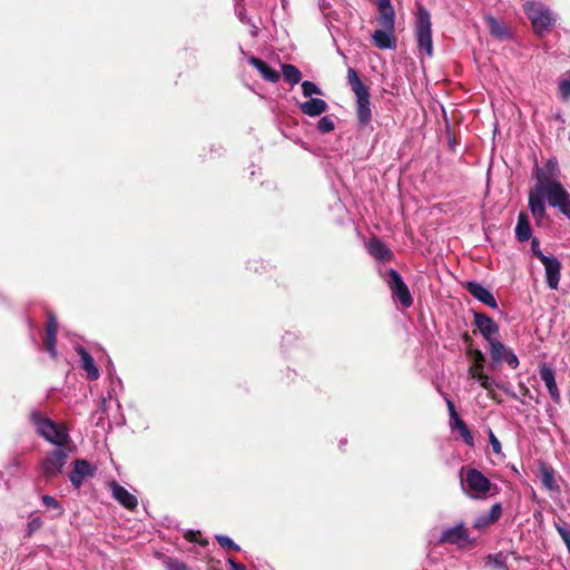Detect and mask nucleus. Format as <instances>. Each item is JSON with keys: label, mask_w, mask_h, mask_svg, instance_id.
I'll use <instances>...</instances> for the list:
<instances>
[{"label": "nucleus", "mask_w": 570, "mask_h": 570, "mask_svg": "<svg viewBox=\"0 0 570 570\" xmlns=\"http://www.w3.org/2000/svg\"><path fill=\"white\" fill-rule=\"evenodd\" d=\"M559 90L563 99L570 98V78L562 79L559 83Z\"/></svg>", "instance_id": "40"}, {"label": "nucleus", "mask_w": 570, "mask_h": 570, "mask_svg": "<svg viewBox=\"0 0 570 570\" xmlns=\"http://www.w3.org/2000/svg\"><path fill=\"white\" fill-rule=\"evenodd\" d=\"M41 502L46 508L55 510L57 512L56 513L57 517H60L63 514V511H65L63 507L56 498H53L49 494H43L41 497Z\"/></svg>", "instance_id": "30"}, {"label": "nucleus", "mask_w": 570, "mask_h": 570, "mask_svg": "<svg viewBox=\"0 0 570 570\" xmlns=\"http://www.w3.org/2000/svg\"><path fill=\"white\" fill-rule=\"evenodd\" d=\"M367 252L376 261L385 263L393 259V252L379 238L373 237L366 244Z\"/></svg>", "instance_id": "17"}, {"label": "nucleus", "mask_w": 570, "mask_h": 570, "mask_svg": "<svg viewBox=\"0 0 570 570\" xmlns=\"http://www.w3.org/2000/svg\"><path fill=\"white\" fill-rule=\"evenodd\" d=\"M546 199L551 207L557 208L561 214L570 218V194L559 180L547 177L540 170L538 173V183L529 193V209L537 225H541L547 216Z\"/></svg>", "instance_id": "1"}, {"label": "nucleus", "mask_w": 570, "mask_h": 570, "mask_svg": "<svg viewBox=\"0 0 570 570\" xmlns=\"http://www.w3.org/2000/svg\"><path fill=\"white\" fill-rule=\"evenodd\" d=\"M489 344V352L494 364L505 362L509 367L515 370L519 366V358L513 351L507 347L499 338Z\"/></svg>", "instance_id": "9"}, {"label": "nucleus", "mask_w": 570, "mask_h": 570, "mask_svg": "<svg viewBox=\"0 0 570 570\" xmlns=\"http://www.w3.org/2000/svg\"><path fill=\"white\" fill-rule=\"evenodd\" d=\"M393 32L383 28V30H375L372 35V39L375 46L380 49H394L395 40L393 38Z\"/></svg>", "instance_id": "23"}, {"label": "nucleus", "mask_w": 570, "mask_h": 570, "mask_svg": "<svg viewBox=\"0 0 570 570\" xmlns=\"http://www.w3.org/2000/svg\"><path fill=\"white\" fill-rule=\"evenodd\" d=\"M414 29L419 50L425 52L428 57H432L433 41L431 16L423 6L417 8Z\"/></svg>", "instance_id": "6"}, {"label": "nucleus", "mask_w": 570, "mask_h": 570, "mask_svg": "<svg viewBox=\"0 0 570 570\" xmlns=\"http://www.w3.org/2000/svg\"><path fill=\"white\" fill-rule=\"evenodd\" d=\"M487 24L489 27L490 33L498 39L508 38L509 33L507 29L493 17H487Z\"/></svg>", "instance_id": "27"}, {"label": "nucleus", "mask_w": 570, "mask_h": 570, "mask_svg": "<svg viewBox=\"0 0 570 570\" xmlns=\"http://www.w3.org/2000/svg\"><path fill=\"white\" fill-rule=\"evenodd\" d=\"M468 375L470 379L478 381L480 384L482 380L485 379V374L483 373V371L478 370L475 367H470L468 371Z\"/></svg>", "instance_id": "43"}, {"label": "nucleus", "mask_w": 570, "mask_h": 570, "mask_svg": "<svg viewBox=\"0 0 570 570\" xmlns=\"http://www.w3.org/2000/svg\"><path fill=\"white\" fill-rule=\"evenodd\" d=\"M441 543L464 544L469 542V534L463 523L443 530L440 537Z\"/></svg>", "instance_id": "15"}, {"label": "nucleus", "mask_w": 570, "mask_h": 570, "mask_svg": "<svg viewBox=\"0 0 570 570\" xmlns=\"http://www.w3.org/2000/svg\"><path fill=\"white\" fill-rule=\"evenodd\" d=\"M68 452L65 448L57 446L48 452L40 463L41 475L46 481H50L58 476L67 462Z\"/></svg>", "instance_id": "7"}, {"label": "nucleus", "mask_w": 570, "mask_h": 570, "mask_svg": "<svg viewBox=\"0 0 570 570\" xmlns=\"http://www.w3.org/2000/svg\"><path fill=\"white\" fill-rule=\"evenodd\" d=\"M466 291L479 302L488 305L491 308H498V303L493 294L478 282H468L465 284Z\"/></svg>", "instance_id": "16"}, {"label": "nucleus", "mask_w": 570, "mask_h": 570, "mask_svg": "<svg viewBox=\"0 0 570 570\" xmlns=\"http://www.w3.org/2000/svg\"><path fill=\"white\" fill-rule=\"evenodd\" d=\"M490 524H492V521H489L487 514L484 513L475 518L473 522V528L481 530L489 527Z\"/></svg>", "instance_id": "39"}, {"label": "nucleus", "mask_w": 570, "mask_h": 570, "mask_svg": "<svg viewBox=\"0 0 570 570\" xmlns=\"http://www.w3.org/2000/svg\"><path fill=\"white\" fill-rule=\"evenodd\" d=\"M523 11L539 37L550 32L557 22V14L540 1H525Z\"/></svg>", "instance_id": "3"}, {"label": "nucleus", "mask_w": 570, "mask_h": 570, "mask_svg": "<svg viewBox=\"0 0 570 570\" xmlns=\"http://www.w3.org/2000/svg\"><path fill=\"white\" fill-rule=\"evenodd\" d=\"M302 91L305 97L313 95H322V90L312 81L305 80L302 82Z\"/></svg>", "instance_id": "32"}, {"label": "nucleus", "mask_w": 570, "mask_h": 570, "mask_svg": "<svg viewBox=\"0 0 570 570\" xmlns=\"http://www.w3.org/2000/svg\"><path fill=\"white\" fill-rule=\"evenodd\" d=\"M240 1L242 0L236 1V4H235L236 14L243 23H250V19L246 17V10H245L244 6L240 3Z\"/></svg>", "instance_id": "38"}, {"label": "nucleus", "mask_w": 570, "mask_h": 570, "mask_svg": "<svg viewBox=\"0 0 570 570\" xmlns=\"http://www.w3.org/2000/svg\"><path fill=\"white\" fill-rule=\"evenodd\" d=\"M563 542H564L566 547H569V544H570V538H569V539H567V540H564Z\"/></svg>", "instance_id": "53"}, {"label": "nucleus", "mask_w": 570, "mask_h": 570, "mask_svg": "<svg viewBox=\"0 0 570 570\" xmlns=\"http://www.w3.org/2000/svg\"><path fill=\"white\" fill-rule=\"evenodd\" d=\"M468 375L470 379L478 381L480 384L482 380L485 379V374L483 373V371L478 370L475 367H470L468 371Z\"/></svg>", "instance_id": "44"}, {"label": "nucleus", "mask_w": 570, "mask_h": 570, "mask_svg": "<svg viewBox=\"0 0 570 570\" xmlns=\"http://www.w3.org/2000/svg\"><path fill=\"white\" fill-rule=\"evenodd\" d=\"M474 324L488 343L499 338L500 327L490 316L483 313H475Z\"/></svg>", "instance_id": "12"}, {"label": "nucleus", "mask_w": 570, "mask_h": 570, "mask_svg": "<svg viewBox=\"0 0 570 570\" xmlns=\"http://www.w3.org/2000/svg\"><path fill=\"white\" fill-rule=\"evenodd\" d=\"M480 385L489 392H492V391H494V389L499 387V384L487 374H485V379L482 380Z\"/></svg>", "instance_id": "42"}, {"label": "nucleus", "mask_w": 570, "mask_h": 570, "mask_svg": "<svg viewBox=\"0 0 570 570\" xmlns=\"http://www.w3.org/2000/svg\"><path fill=\"white\" fill-rule=\"evenodd\" d=\"M540 479L543 487L548 490H553L556 488L554 472L551 468L543 466L541 469Z\"/></svg>", "instance_id": "29"}, {"label": "nucleus", "mask_w": 570, "mask_h": 570, "mask_svg": "<svg viewBox=\"0 0 570 570\" xmlns=\"http://www.w3.org/2000/svg\"><path fill=\"white\" fill-rule=\"evenodd\" d=\"M248 62L258 70L261 76L266 81L275 83L279 80V73L276 70L272 69L265 61L254 56H249Z\"/></svg>", "instance_id": "20"}, {"label": "nucleus", "mask_w": 570, "mask_h": 570, "mask_svg": "<svg viewBox=\"0 0 570 570\" xmlns=\"http://www.w3.org/2000/svg\"><path fill=\"white\" fill-rule=\"evenodd\" d=\"M539 261L544 266L547 285L551 289H558L561 277V263L556 256L540 254Z\"/></svg>", "instance_id": "10"}, {"label": "nucleus", "mask_w": 570, "mask_h": 570, "mask_svg": "<svg viewBox=\"0 0 570 570\" xmlns=\"http://www.w3.org/2000/svg\"><path fill=\"white\" fill-rule=\"evenodd\" d=\"M460 479L463 491L474 499L485 498L492 487L490 480L474 468L462 466Z\"/></svg>", "instance_id": "5"}, {"label": "nucleus", "mask_w": 570, "mask_h": 570, "mask_svg": "<svg viewBox=\"0 0 570 570\" xmlns=\"http://www.w3.org/2000/svg\"><path fill=\"white\" fill-rule=\"evenodd\" d=\"M165 566L167 570H189L184 562L173 558H167Z\"/></svg>", "instance_id": "36"}, {"label": "nucleus", "mask_w": 570, "mask_h": 570, "mask_svg": "<svg viewBox=\"0 0 570 570\" xmlns=\"http://www.w3.org/2000/svg\"><path fill=\"white\" fill-rule=\"evenodd\" d=\"M488 563L498 570H507L505 558L502 553H498L495 556H489Z\"/></svg>", "instance_id": "34"}, {"label": "nucleus", "mask_w": 570, "mask_h": 570, "mask_svg": "<svg viewBox=\"0 0 570 570\" xmlns=\"http://www.w3.org/2000/svg\"><path fill=\"white\" fill-rule=\"evenodd\" d=\"M282 71L284 79L292 86L297 85L302 80V73L294 65H283Z\"/></svg>", "instance_id": "26"}, {"label": "nucleus", "mask_w": 570, "mask_h": 570, "mask_svg": "<svg viewBox=\"0 0 570 570\" xmlns=\"http://www.w3.org/2000/svg\"><path fill=\"white\" fill-rule=\"evenodd\" d=\"M556 529L561 537L562 541L570 539V531L567 529L564 524L556 523Z\"/></svg>", "instance_id": "46"}, {"label": "nucleus", "mask_w": 570, "mask_h": 570, "mask_svg": "<svg viewBox=\"0 0 570 570\" xmlns=\"http://www.w3.org/2000/svg\"><path fill=\"white\" fill-rule=\"evenodd\" d=\"M567 549H568V551H569V553H570V544H569V547H567Z\"/></svg>", "instance_id": "54"}, {"label": "nucleus", "mask_w": 570, "mask_h": 570, "mask_svg": "<svg viewBox=\"0 0 570 570\" xmlns=\"http://www.w3.org/2000/svg\"><path fill=\"white\" fill-rule=\"evenodd\" d=\"M377 7H379V11H380V17H379L380 24L386 30L394 31V29H395V12H394L392 4L391 3L380 4Z\"/></svg>", "instance_id": "22"}, {"label": "nucleus", "mask_w": 570, "mask_h": 570, "mask_svg": "<svg viewBox=\"0 0 570 570\" xmlns=\"http://www.w3.org/2000/svg\"><path fill=\"white\" fill-rule=\"evenodd\" d=\"M385 282L389 285L393 297L396 301H399L403 307L407 308L412 305V295L399 272H396L393 268H390L386 272Z\"/></svg>", "instance_id": "8"}, {"label": "nucleus", "mask_w": 570, "mask_h": 570, "mask_svg": "<svg viewBox=\"0 0 570 570\" xmlns=\"http://www.w3.org/2000/svg\"><path fill=\"white\" fill-rule=\"evenodd\" d=\"M334 128H335L334 121L330 116L322 117L317 122V129L321 132H324V134L330 132V131L334 130Z\"/></svg>", "instance_id": "33"}, {"label": "nucleus", "mask_w": 570, "mask_h": 570, "mask_svg": "<svg viewBox=\"0 0 570 570\" xmlns=\"http://www.w3.org/2000/svg\"><path fill=\"white\" fill-rule=\"evenodd\" d=\"M540 170H542L547 175V177H551L552 179H557V180L559 178L560 170H559L558 160L556 158L548 159V161L546 163L543 168H540V167L535 168V179L537 180H538V173Z\"/></svg>", "instance_id": "28"}, {"label": "nucleus", "mask_w": 570, "mask_h": 570, "mask_svg": "<svg viewBox=\"0 0 570 570\" xmlns=\"http://www.w3.org/2000/svg\"><path fill=\"white\" fill-rule=\"evenodd\" d=\"M489 442L491 444V448H492L493 452L497 453V454H500L501 450H502L501 443L498 440V438L494 435L492 430H489Z\"/></svg>", "instance_id": "41"}, {"label": "nucleus", "mask_w": 570, "mask_h": 570, "mask_svg": "<svg viewBox=\"0 0 570 570\" xmlns=\"http://www.w3.org/2000/svg\"><path fill=\"white\" fill-rule=\"evenodd\" d=\"M347 80L352 91L356 96V115L362 126H367L372 120V110L370 102V92L363 85L357 72L353 68L347 70Z\"/></svg>", "instance_id": "4"}, {"label": "nucleus", "mask_w": 570, "mask_h": 570, "mask_svg": "<svg viewBox=\"0 0 570 570\" xmlns=\"http://www.w3.org/2000/svg\"><path fill=\"white\" fill-rule=\"evenodd\" d=\"M487 514V518L489 521H492V523L497 522L501 514H502V507L500 503H495L491 507L490 511Z\"/></svg>", "instance_id": "37"}, {"label": "nucleus", "mask_w": 570, "mask_h": 570, "mask_svg": "<svg viewBox=\"0 0 570 570\" xmlns=\"http://www.w3.org/2000/svg\"><path fill=\"white\" fill-rule=\"evenodd\" d=\"M43 525V521L40 517L30 515V520L27 524V533L28 535H32L36 531H38Z\"/></svg>", "instance_id": "35"}, {"label": "nucleus", "mask_w": 570, "mask_h": 570, "mask_svg": "<svg viewBox=\"0 0 570 570\" xmlns=\"http://www.w3.org/2000/svg\"><path fill=\"white\" fill-rule=\"evenodd\" d=\"M250 26L249 33L252 37H257L259 32V28L254 23H248Z\"/></svg>", "instance_id": "51"}, {"label": "nucleus", "mask_w": 570, "mask_h": 570, "mask_svg": "<svg viewBox=\"0 0 570 570\" xmlns=\"http://www.w3.org/2000/svg\"><path fill=\"white\" fill-rule=\"evenodd\" d=\"M484 355L481 351H475V361L472 367L483 371Z\"/></svg>", "instance_id": "47"}, {"label": "nucleus", "mask_w": 570, "mask_h": 570, "mask_svg": "<svg viewBox=\"0 0 570 570\" xmlns=\"http://www.w3.org/2000/svg\"><path fill=\"white\" fill-rule=\"evenodd\" d=\"M450 429L452 431L458 430L463 442L466 445L473 446V444H474L473 435L470 432L469 428L466 426L465 422L460 416L454 417V420H450Z\"/></svg>", "instance_id": "25"}, {"label": "nucleus", "mask_w": 570, "mask_h": 570, "mask_svg": "<svg viewBox=\"0 0 570 570\" xmlns=\"http://www.w3.org/2000/svg\"><path fill=\"white\" fill-rule=\"evenodd\" d=\"M531 250L532 254L539 259L540 254H543V252L539 247V240L537 238H532L531 240Z\"/></svg>", "instance_id": "49"}, {"label": "nucleus", "mask_w": 570, "mask_h": 570, "mask_svg": "<svg viewBox=\"0 0 570 570\" xmlns=\"http://www.w3.org/2000/svg\"><path fill=\"white\" fill-rule=\"evenodd\" d=\"M216 540L217 542L219 543V546L224 549H229V550H233V551H239L240 550V547L238 544H236L227 535H223V534H219V535H216Z\"/></svg>", "instance_id": "31"}, {"label": "nucleus", "mask_w": 570, "mask_h": 570, "mask_svg": "<svg viewBox=\"0 0 570 570\" xmlns=\"http://www.w3.org/2000/svg\"><path fill=\"white\" fill-rule=\"evenodd\" d=\"M228 563L232 570H246V567L244 564L238 563L233 559H228Z\"/></svg>", "instance_id": "50"}, {"label": "nucleus", "mask_w": 570, "mask_h": 570, "mask_svg": "<svg viewBox=\"0 0 570 570\" xmlns=\"http://www.w3.org/2000/svg\"><path fill=\"white\" fill-rule=\"evenodd\" d=\"M539 375L541 381L544 383L552 401L556 404H559L561 402V395L556 382L554 371L548 364H542L539 367Z\"/></svg>", "instance_id": "14"}, {"label": "nucleus", "mask_w": 570, "mask_h": 570, "mask_svg": "<svg viewBox=\"0 0 570 570\" xmlns=\"http://www.w3.org/2000/svg\"><path fill=\"white\" fill-rule=\"evenodd\" d=\"M76 351L80 356V366L86 372L87 377L91 381L97 380L99 377V370L92 356L82 346H78Z\"/></svg>", "instance_id": "18"}, {"label": "nucleus", "mask_w": 570, "mask_h": 570, "mask_svg": "<svg viewBox=\"0 0 570 570\" xmlns=\"http://www.w3.org/2000/svg\"><path fill=\"white\" fill-rule=\"evenodd\" d=\"M556 529L561 537L562 541L570 539V531L567 529L564 524L556 523Z\"/></svg>", "instance_id": "45"}, {"label": "nucleus", "mask_w": 570, "mask_h": 570, "mask_svg": "<svg viewBox=\"0 0 570 570\" xmlns=\"http://www.w3.org/2000/svg\"><path fill=\"white\" fill-rule=\"evenodd\" d=\"M299 109L303 114L309 117H316L324 114L327 110V104L325 100L320 98H311L309 100L301 104Z\"/></svg>", "instance_id": "21"}, {"label": "nucleus", "mask_w": 570, "mask_h": 570, "mask_svg": "<svg viewBox=\"0 0 570 570\" xmlns=\"http://www.w3.org/2000/svg\"><path fill=\"white\" fill-rule=\"evenodd\" d=\"M96 466L90 464L87 460L78 459L73 462V469L69 474V481L75 489H79L85 480L94 476Z\"/></svg>", "instance_id": "11"}, {"label": "nucleus", "mask_w": 570, "mask_h": 570, "mask_svg": "<svg viewBox=\"0 0 570 570\" xmlns=\"http://www.w3.org/2000/svg\"><path fill=\"white\" fill-rule=\"evenodd\" d=\"M445 403H446V407L449 410L450 420H454V417H459V414L455 410L454 403L448 397H445Z\"/></svg>", "instance_id": "48"}, {"label": "nucleus", "mask_w": 570, "mask_h": 570, "mask_svg": "<svg viewBox=\"0 0 570 570\" xmlns=\"http://www.w3.org/2000/svg\"><path fill=\"white\" fill-rule=\"evenodd\" d=\"M57 320L53 314H48V322H47V328H46V348L50 353L52 357L57 356V350H56V335H57Z\"/></svg>", "instance_id": "19"}, {"label": "nucleus", "mask_w": 570, "mask_h": 570, "mask_svg": "<svg viewBox=\"0 0 570 570\" xmlns=\"http://www.w3.org/2000/svg\"><path fill=\"white\" fill-rule=\"evenodd\" d=\"M30 420L36 429V432L49 443L66 448L70 442V436L67 428L58 424L51 419L43 415L41 412L33 411L30 414Z\"/></svg>", "instance_id": "2"}, {"label": "nucleus", "mask_w": 570, "mask_h": 570, "mask_svg": "<svg viewBox=\"0 0 570 570\" xmlns=\"http://www.w3.org/2000/svg\"><path fill=\"white\" fill-rule=\"evenodd\" d=\"M112 498L121 504L124 508L128 510H135L138 505V500L136 495L127 491L122 485H120L116 481H111L108 484Z\"/></svg>", "instance_id": "13"}, {"label": "nucleus", "mask_w": 570, "mask_h": 570, "mask_svg": "<svg viewBox=\"0 0 570 570\" xmlns=\"http://www.w3.org/2000/svg\"><path fill=\"white\" fill-rule=\"evenodd\" d=\"M376 1H377V6H380V4H389V3H391V1H390V0H376Z\"/></svg>", "instance_id": "52"}, {"label": "nucleus", "mask_w": 570, "mask_h": 570, "mask_svg": "<svg viewBox=\"0 0 570 570\" xmlns=\"http://www.w3.org/2000/svg\"><path fill=\"white\" fill-rule=\"evenodd\" d=\"M515 237L519 242H527L531 238V227L529 217L525 213L521 212L518 216V223L515 226Z\"/></svg>", "instance_id": "24"}]
</instances>
